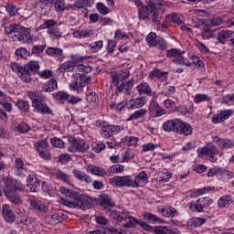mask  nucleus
<instances>
[{"label":"nucleus","mask_w":234,"mask_h":234,"mask_svg":"<svg viewBox=\"0 0 234 234\" xmlns=\"http://www.w3.org/2000/svg\"><path fill=\"white\" fill-rule=\"evenodd\" d=\"M73 37L77 39H85L89 37H92L94 36V31L90 28H84L81 30H76L72 33Z\"/></svg>","instance_id":"obj_26"},{"label":"nucleus","mask_w":234,"mask_h":234,"mask_svg":"<svg viewBox=\"0 0 234 234\" xmlns=\"http://www.w3.org/2000/svg\"><path fill=\"white\" fill-rule=\"evenodd\" d=\"M90 83V77L84 73H76L72 76V82L69 84L70 90H77L80 92L85 85Z\"/></svg>","instance_id":"obj_6"},{"label":"nucleus","mask_w":234,"mask_h":234,"mask_svg":"<svg viewBox=\"0 0 234 234\" xmlns=\"http://www.w3.org/2000/svg\"><path fill=\"white\" fill-rule=\"evenodd\" d=\"M145 103H147V99L145 97L129 101L130 109H142Z\"/></svg>","instance_id":"obj_37"},{"label":"nucleus","mask_w":234,"mask_h":234,"mask_svg":"<svg viewBox=\"0 0 234 234\" xmlns=\"http://www.w3.org/2000/svg\"><path fill=\"white\" fill-rule=\"evenodd\" d=\"M177 134H183V136H191L193 134V127L191 124L187 122H182V120H179V122H177V130L176 132Z\"/></svg>","instance_id":"obj_17"},{"label":"nucleus","mask_w":234,"mask_h":234,"mask_svg":"<svg viewBox=\"0 0 234 234\" xmlns=\"http://www.w3.org/2000/svg\"><path fill=\"white\" fill-rule=\"evenodd\" d=\"M138 142H140V139H138V137L135 136H125L121 140V144H123L124 145H136V144H138Z\"/></svg>","instance_id":"obj_49"},{"label":"nucleus","mask_w":234,"mask_h":234,"mask_svg":"<svg viewBox=\"0 0 234 234\" xmlns=\"http://www.w3.org/2000/svg\"><path fill=\"white\" fill-rule=\"evenodd\" d=\"M232 114H233V111L231 110L221 111L218 114H215L212 117V122L222 123V122H226V120H228Z\"/></svg>","instance_id":"obj_19"},{"label":"nucleus","mask_w":234,"mask_h":234,"mask_svg":"<svg viewBox=\"0 0 234 234\" xmlns=\"http://www.w3.org/2000/svg\"><path fill=\"white\" fill-rule=\"evenodd\" d=\"M184 54H186V51L181 50L180 48H171L166 51V58H176V59H184Z\"/></svg>","instance_id":"obj_38"},{"label":"nucleus","mask_w":234,"mask_h":234,"mask_svg":"<svg viewBox=\"0 0 234 234\" xmlns=\"http://www.w3.org/2000/svg\"><path fill=\"white\" fill-rule=\"evenodd\" d=\"M27 202L32 209H36V211H38L39 213H47V211H48V208L45 204L34 197L29 198Z\"/></svg>","instance_id":"obj_21"},{"label":"nucleus","mask_w":234,"mask_h":234,"mask_svg":"<svg viewBox=\"0 0 234 234\" xmlns=\"http://www.w3.org/2000/svg\"><path fill=\"white\" fill-rule=\"evenodd\" d=\"M36 150L37 153H40L41 151H47L48 147V142L47 140H41L35 144Z\"/></svg>","instance_id":"obj_56"},{"label":"nucleus","mask_w":234,"mask_h":234,"mask_svg":"<svg viewBox=\"0 0 234 234\" xmlns=\"http://www.w3.org/2000/svg\"><path fill=\"white\" fill-rule=\"evenodd\" d=\"M100 204L102 207H114L115 204L111 196L102 194L100 196Z\"/></svg>","instance_id":"obj_35"},{"label":"nucleus","mask_w":234,"mask_h":234,"mask_svg":"<svg viewBox=\"0 0 234 234\" xmlns=\"http://www.w3.org/2000/svg\"><path fill=\"white\" fill-rule=\"evenodd\" d=\"M28 98L32 101V103L35 101H43L45 100V96L41 91H28Z\"/></svg>","instance_id":"obj_45"},{"label":"nucleus","mask_w":234,"mask_h":234,"mask_svg":"<svg viewBox=\"0 0 234 234\" xmlns=\"http://www.w3.org/2000/svg\"><path fill=\"white\" fill-rule=\"evenodd\" d=\"M179 122H180V119L167 121L163 125L164 131H166L167 133H171V131H174V133H176Z\"/></svg>","instance_id":"obj_39"},{"label":"nucleus","mask_w":234,"mask_h":234,"mask_svg":"<svg viewBox=\"0 0 234 234\" xmlns=\"http://www.w3.org/2000/svg\"><path fill=\"white\" fill-rule=\"evenodd\" d=\"M198 156H209V162H212V164H215L218 161V156H222L224 154V152H220L217 146L211 143L207 144L206 146L199 148L197 150ZM218 155V156H216Z\"/></svg>","instance_id":"obj_4"},{"label":"nucleus","mask_w":234,"mask_h":234,"mask_svg":"<svg viewBox=\"0 0 234 234\" xmlns=\"http://www.w3.org/2000/svg\"><path fill=\"white\" fill-rule=\"evenodd\" d=\"M169 76V72L167 71H162L158 69H154L149 73V79L150 80H159V81H167V78Z\"/></svg>","instance_id":"obj_23"},{"label":"nucleus","mask_w":234,"mask_h":234,"mask_svg":"<svg viewBox=\"0 0 234 234\" xmlns=\"http://www.w3.org/2000/svg\"><path fill=\"white\" fill-rule=\"evenodd\" d=\"M116 45H118V41L109 39L107 44V52L108 54L112 55L114 53V50L116 49Z\"/></svg>","instance_id":"obj_64"},{"label":"nucleus","mask_w":234,"mask_h":234,"mask_svg":"<svg viewBox=\"0 0 234 234\" xmlns=\"http://www.w3.org/2000/svg\"><path fill=\"white\" fill-rule=\"evenodd\" d=\"M195 103H202V101H211V97L207 94L197 93L194 98Z\"/></svg>","instance_id":"obj_53"},{"label":"nucleus","mask_w":234,"mask_h":234,"mask_svg":"<svg viewBox=\"0 0 234 234\" xmlns=\"http://www.w3.org/2000/svg\"><path fill=\"white\" fill-rule=\"evenodd\" d=\"M87 101L91 107H96L98 105V95L94 92H90L87 96Z\"/></svg>","instance_id":"obj_57"},{"label":"nucleus","mask_w":234,"mask_h":234,"mask_svg":"<svg viewBox=\"0 0 234 234\" xmlns=\"http://www.w3.org/2000/svg\"><path fill=\"white\" fill-rule=\"evenodd\" d=\"M90 48L91 52H100V50L103 48V41L99 40V41L92 42L91 44H90Z\"/></svg>","instance_id":"obj_61"},{"label":"nucleus","mask_w":234,"mask_h":234,"mask_svg":"<svg viewBox=\"0 0 234 234\" xmlns=\"http://www.w3.org/2000/svg\"><path fill=\"white\" fill-rule=\"evenodd\" d=\"M5 189L4 190V193L22 191L23 189V186L21 185V182L10 176L5 178Z\"/></svg>","instance_id":"obj_10"},{"label":"nucleus","mask_w":234,"mask_h":234,"mask_svg":"<svg viewBox=\"0 0 234 234\" xmlns=\"http://www.w3.org/2000/svg\"><path fill=\"white\" fill-rule=\"evenodd\" d=\"M109 182L112 186H115L116 187H133L132 179L129 176H117L109 179Z\"/></svg>","instance_id":"obj_9"},{"label":"nucleus","mask_w":234,"mask_h":234,"mask_svg":"<svg viewBox=\"0 0 234 234\" xmlns=\"http://www.w3.org/2000/svg\"><path fill=\"white\" fill-rule=\"evenodd\" d=\"M213 204V199H208L207 197H200L197 200L196 204L189 203L188 207L191 211H197V213H202L205 207H209Z\"/></svg>","instance_id":"obj_8"},{"label":"nucleus","mask_w":234,"mask_h":234,"mask_svg":"<svg viewBox=\"0 0 234 234\" xmlns=\"http://www.w3.org/2000/svg\"><path fill=\"white\" fill-rule=\"evenodd\" d=\"M50 144L53 147H58V149H63V147H65V142L58 137L51 138Z\"/></svg>","instance_id":"obj_63"},{"label":"nucleus","mask_w":234,"mask_h":234,"mask_svg":"<svg viewBox=\"0 0 234 234\" xmlns=\"http://www.w3.org/2000/svg\"><path fill=\"white\" fill-rule=\"evenodd\" d=\"M134 224H139V226L142 228V229H144V231H148L150 233H154V227L147 224V222L132 218V227L134 226Z\"/></svg>","instance_id":"obj_36"},{"label":"nucleus","mask_w":234,"mask_h":234,"mask_svg":"<svg viewBox=\"0 0 234 234\" xmlns=\"http://www.w3.org/2000/svg\"><path fill=\"white\" fill-rule=\"evenodd\" d=\"M11 69L13 72H18L20 74L22 81L30 83L32 81L31 74L39 70V64L36 60H30L24 67H21L19 64L13 62L11 63Z\"/></svg>","instance_id":"obj_2"},{"label":"nucleus","mask_w":234,"mask_h":234,"mask_svg":"<svg viewBox=\"0 0 234 234\" xmlns=\"http://www.w3.org/2000/svg\"><path fill=\"white\" fill-rule=\"evenodd\" d=\"M157 6H165L166 2L164 0H159L155 4L154 2H149L146 6H142L138 8V17L140 21H149L152 19L153 23L155 25H160V9Z\"/></svg>","instance_id":"obj_1"},{"label":"nucleus","mask_w":234,"mask_h":234,"mask_svg":"<svg viewBox=\"0 0 234 234\" xmlns=\"http://www.w3.org/2000/svg\"><path fill=\"white\" fill-rule=\"evenodd\" d=\"M233 204V199H231V196H224L220 197L218 201V207L228 208L229 206Z\"/></svg>","instance_id":"obj_42"},{"label":"nucleus","mask_w":234,"mask_h":234,"mask_svg":"<svg viewBox=\"0 0 234 234\" xmlns=\"http://www.w3.org/2000/svg\"><path fill=\"white\" fill-rule=\"evenodd\" d=\"M129 76H131V72L129 70L121 71L119 73L113 74L112 76L113 85H120V81H125V80H129Z\"/></svg>","instance_id":"obj_28"},{"label":"nucleus","mask_w":234,"mask_h":234,"mask_svg":"<svg viewBox=\"0 0 234 234\" xmlns=\"http://www.w3.org/2000/svg\"><path fill=\"white\" fill-rule=\"evenodd\" d=\"M2 217L5 222L9 224H13L16 222V214H14V210H12V207L9 204L2 205Z\"/></svg>","instance_id":"obj_13"},{"label":"nucleus","mask_w":234,"mask_h":234,"mask_svg":"<svg viewBox=\"0 0 234 234\" xmlns=\"http://www.w3.org/2000/svg\"><path fill=\"white\" fill-rule=\"evenodd\" d=\"M117 88V92H122V94H131L133 91V87H134V80L124 81L121 84L115 86Z\"/></svg>","instance_id":"obj_24"},{"label":"nucleus","mask_w":234,"mask_h":234,"mask_svg":"<svg viewBox=\"0 0 234 234\" xmlns=\"http://www.w3.org/2000/svg\"><path fill=\"white\" fill-rule=\"evenodd\" d=\"M53 97L58 101H60V103H63V101H67V100H69V93L65 91H58L57 93L53 94Z\"/></svg>","instance_id":"obj_55"},{"label":"nucleus","mask_w":234,"mask_h":234,"mask_svg":"<svg viewBox=\"0 0 234 234\" xmlns=\"http://www.w3.org/2000/svg\"><path fill=\"white\" fill-rule=\"evenodd\" d=\"M148 111L154 118H158L159 116H163V114H165V110L160 107L154 99L151 100Z\"/></svg>","instance_id":"obj_16"},{"label":"nucleus","mask_w":234,"mask_h":234,"mask_svg":"<svg viewBox=\"0 0 234 234\" xmlns=\"http://www.w3.org/2000/svg\"><path fill=\"white\" fill-rule=\"evenodd\" d=\"M94 5V0H77V2L73 5L74 8L77 10H87L89 6H92Z\"/></svg>","instance_id":"obj_40"},{"label":"nucleus","mask_w":234,"mask_h":234,"mask_svg":"<svg viewBox=\"0 0 234 234\" xmlns=\"http://www.w3.org/2000/svg\"><path fill=\"white\" fill-rule=\"evenodd\" d=\"M167 40L162 37H158L154 48H157V50H167Z\"/></svg>","instance_id":"obj_50"},{"label":"nucleus","mask_w":234,"mask_h":234,"mask_svg":"<svg viewBox=\"0 0 234 234\" xmlns=\"http://www.w3.org/2000/svg\"><path fill=\"white\" fill-rule=\"evenodd\" d=\"M18 39L22 43H32L33 38L32 35L30 34V28L22 27L21 32H19Z\"/></svg>","instance_id":"obj_29"},{"label":"nucleus","mask_w":234,"mask_h":234,"mask_svg":"<svg viewBox=\"0 0 234 234\" xmlns=\"http://www.w3.org/2000/svg\"><path fill=\"white\" fill-rule=\"evenodd\" d=\"M14 173L16 176L21 177L27 176V173H28V168L21 157L15 160Z\"/></svg>","instance_id":"obj_12"},{"label":"nucleus","mask_w":234,"mask_h":234,"mask_svg":"<svg viewBox=\"0 0 234 234\" xmlns=\"http://www.w3.org/2000/svg\"><path fill=\"white\" fill-rule=\"evenodd\" d=\"M75 67H76V61L68 60L59 67L58 70L59 72H70L71 70H74Z\"/></svg>","instance_id":"obj_44"},{"label":"nucleus","mask_w":234,"mask_h":234,"mask_svg":"<svg viewBox=\"0 0 234 234\" xmlns=\"http://www.w3.org/2000/svg\"><path fill=\"white\" fill-rule=\"evenodd\" d=\"M86 171L87 173H90L95 176H104L105 175H107V172L105 171V169L94 165H89L86 168Z\"/></svg>","instance_id":"obj_33"},{"label":"nucleus","mask_w":234,"mask_h":234,"mask_svg":"<svg viewBox=\"0 0 234 234\" xmlns=\"http://www.w3.org/2000/svg\"><path fill=\"white\" fill-rule=\"evenodd\" d=\"M147 184V172L142 171L132 179V187H144Z\"/></svg>","instance_id":"obj_18"},{"label":"nucleus","mask_w":234,"mask_h":234,"mask_svg":"<svg viewBox=\"0 0 234 234\" xmlns=\"http://www.w3.org/2000/svg\"><path fill=\"white\" fill-rule=\"evenodd\" d=\"M96 8H97L98 12L100 14H101L102 16H107V14H109L111 12L109 7H107V5H105V4H103L101 2H99L96 4Z\"/></svg>","instance_id":"obj_60"},{"label":"nucleus","mask_w":234,"mask_h":234,"mask_svg":"<svg viewBox=\"0 0 234 234\" xmlns=\"http://www.w3.org/2000/svg\"><path fill=\"white\" fill-rule=\"evenodd\" d=\"M232 36H233V30H229V29L221 30L218 32V35H217L218 43H221V45H226V43H228V41L231 39Z\"/></svg>","instance_id":"obj_22"},{"label":"nucleus","mask_w":234,"mask_h":234,"mask_svg":"<svg viewBox=\"0 0 234 234\" xmlns=\"http://www.w3.org/2000/svg\"><path fill=\"white\" fill-rule=\"evenodd\" d=\"M145 114H147V110L140 109L132 113L126 121L133 122V120H140V118H144Z\"/></svg>","instance_id":"obj_43"},{"label":"nucleus","mask_w":234,"mask_h":234,"mask_svg":"<svg viewBox=\"0 0 234 234\" xmlns=\"http://www.w3.org/2000/svg\"><path fill=\"white\" fill-rule=\"evenodd\" d=\"M48 34L52 37V39H59L61 38V32L58 27H52L48 29Z\"/></svg>","instance_id":"obj_62"},{"label":"nucleus","mask_w":234,"mask_h":234,"mask_svg":"<svg viewBox=\"0 0 234 234\" xmlns=\"http://www.w3.org/2000/svg\"><path fill=\"white\" fill-rule=\"evenodd\" d=\"M161 213H163L164 217H166L168 218L178 217V211L176 210V208L173 207H169L167 208H162Z\"/></svg>","instance_id":"obj_47"},{"label":"nucleus","mask_w":234,"mask_h":234,"mask_svg":"<svg viewBox=\"0 0 234 234\" xmlns=\"http://www.w3.org/2000/svg\"><path fill=\"white\" fill-rule=\"evenodd\" d=\"M121 131L122 126L108 124L101 127V135L102 138H112V136L118 134Z\"/></svg>","instance_id":"obj_11"},{"label":"nucleus","mask_w":234,"mask_h":234,"mask_svg":"<svg viewBox=\"0 0 234 234\" xmlns=\"http://www.w3.org/2000/svg\"><path fill=\"white\" fill-rule=\"evenodd\" d=\"M58 25V21L54 19H47L45 22L40 26L42 30H50V28H54Z\"/></svg>","instance_id":"obj_52"},{"label":"nucleus","mask_w":234,"mask_h":234,"mask_svg":"<svg viewBox=\"0 0 234 234\" xmlns=\"http://www.w3.org/2000/svg\"><path fill=\"white\" fill-rule=\"evenodd\" d=\"M213 143L218 145L222 151L233 148V141L228 138H220L218 136H212Z\"/></svg>","instance_id":"obj_14"},{"label":"nucleus","mask_w":234,"mask_h":234,"mask_svg":"<svg viewBox=\"0 0 234 234\" xmlns=\"http://www.w3.org/2000/svg\"><path fill=\"white\" fill-rule=\"evenodd\" d=\"M69 142L70 144V146L68 148L69 153H87L89 151L90 145L83 139L70 137Z\"/></svg>","instance_id":"obj_7"},{"label":"nucleus","mask_w":234,"mask_h":234,"mask_svg":"<svg viewBox=\"0 0 234 234\" xmlns=\"http://www.w3.org/2000/svg\"><path fill=\"white\" fill-rule=\"evenodd\" d=\"M19 26L16 24H10L5 27V33L9 37V41H19V31H17Z\"/></svg>","instance_id":"obj_15"},{"label":"nucleus","mask_w":234,"mask_h":234,"mask_svg":"<svg viewBox=\"0 0 234 234\" xmlns=\"http://www.w3.org/2000/svg\"><path fill=\"white\" fill-rule=\"evenodd\" d=\"M165 21L166 23L175 24V25H184V20L182 19V16L176 14V13H172L170 15H167L165 16Z\"/></svg>","instance_id":"obj_34"},{"label":"nucleus","mask_w":234,"mask_h":234,"mask_svg":"<svg viewBox=\"0 0 234 234\" xmlns=\"http://www.w3.org/2000/svg\"><path fill=\"white\" fill-rule=\"evenodd\" d=\"M154 234H173V230L165 226L154 227Z\"/></svg>","instance_id":"obj_51"},{"label":"nucleus","mask_w":234,"mask_h":234,"mask_svg":"<svg viewBox=\"0 0 234 234\" xmlns=\"http://www.w3.org/2000/svg\"><path fill=\"white\" fill-rule=\"evenodd\" d=\"M69 218L67 212L63 210H57L51 215V224H59Z\"/></svg>","instance_id":"obj_27"},{"label":"nucleus","mask_w":234,"mask_h":234,"mask_svg":"<svg viewBox=\"0 0 234 234\" xmlns=\"http://www.w3.org/2000/svg\"><path fill=\"white\" fill-rule=\"evenodd\" d=\"M201 36L203 39H211L213 37V31L209 26H205L201 31Z\"/></svg>","instance_id":"obj_59"},{"label":"nucleus","mask_w":234,"mask_h":234,"mask_svg":"<svg viewBox=\"0 0 234 234\" xmlns=\"http://www.w3.org/2000/svg\"><path fill=\"white\" fill-rule=\"evenodd\" d=\"M58 89V80L51 79L44 83L42 90L44 92H53Z\"/></svg>","instance_id":"obj_41"},{"label":"nucleus","mask_w":234,"mask_h":234,"mask_svg":"<svg viewBox=\"0 0 234 234\" xmlns=\"http://www.w3.org/2000/svg\"><path fill=\"white\" fill-rule=\"evenodd\" d=\"M144 218L148 220L151 224H156L158 222H161L162 219L160 218L156 217V215L151 214V213H146L143 215Z\"/></svg>","instance_id":"obj_58"},{"label":"nucleus","mask_w":234,"mask_h":234,"mask_svg":"<svg viewBox=\"0 0 234 234\" xmlns=\"http://www.w3.org/2000/svg\"><path fill=\"white\" fill-rule=\"evenodd\" d=\"M109 217L112 224L115 226L120 225V223L123 222V220H127L128 218L129 222L124 224V228H133V218H134V217L131 216V214L127 211L113 210L111 211Z\"/></svg>","instance_id":"obj_5"},{"label":"nucleus","mask_w":234,"mask_h":234,"mask_svg":"<svg viewBox=\"0 0 234 234\" xmlns=\"http://www.w3.org/2000/svg\"><path fill=\"white\" fill-rule=\"evenodd\" d=\"M15 55L16 58H19L20 59H27L28 56H31V52L27 50L26 48H18L15 51Z\"/></svg>","instance_id":"obj_48"},{"label":"nucleus","mask_w":234,"mask_h":234,"mask_svg":"<svg viewBox=\"0 0 234 234\" xmlns=\"http://www.w3.org/2000/svg\"><path fill=\"white\" fill-rule=\"evenodd\" d=\"M146 45L150 47L151 48H154L156 45V42L158 41V37L156 36V33L150 32L146 37H145Z\"/></svg>","instance_id":"obj_46"},{"label":"nucleus","mask_w":234,"mask_h":234,"mask_svg":"<svg viewBox=\"0 0 234 234\" xmlns=\"http://www.w3.org/2000/svg\"><path fill=\"white\" fill-rule=\"evenodd\" d=\"M72 174L75 178H77V180H80V182H85L86 184H92V178L90 177V176L85 174V172L74 169Z\"/></svg>","instance_id":"obj_32"},{"label":"nucleus","mask_w":234,"mask_h":234,"mask_svg":"<svg viewBox=\"0 0 234 234\" xmlns=\"http://www.w3.org/2000/svg\"><path fill=\"white\" fill-rule=\"evenodd\" d=\"M5 198L11 202V204H14V206H23V199L21 198V196L17 193V191L15 192H6L5 193Z\"/></svg>","instance_id":"obj_25"},{"label":"nucleus","mask_w":234,"mask_h":234,"mask_svg":"<svg viewBox=\"0 0 234 234\" xmlns=\"http://www.w3.org/2000/svg\"><path fill=\"white\" fill-rule=\"evenodd\" d=\"M32 107L40 114H52V110L46 103H42V101H35L32 103Z\"/></svg>","instance_id":"obj_31"},{"label":"nucleus","mask_w":234,"mask_h":234,"mask_svg":"<svg viewBox=\"0 0 234 234\" xmlns=\"http://www.w3.org/2000/svg\"><path fill=\"white\" fill-rule=\"evenodd\" d=\"M60 191L66 197L60 198V204L68 207H83V200L80 197H74L73 193L69 189L62 187Z\"/></svg>","instance_id":"obj_3"},{"label":"nucleus","mask_w":234,"mask_h":234,"mask_svg":"<svg viewBox=\"0 0 234 234\" xmlns=\"http://www.w3.org/2000/svg\"><path fill=\"white\" fill-rule=\"evenodd\" d=\"M16 106L18 107V109H20V111H22V112H28V111H30V104L27 101H17Z\"/></svg>","instance_id":"obj_54"},{"label":"nucleus","mask_w":234,"mask_h":234,"mask_svg":"<svg viewBox=\"0 0 234 234\" xmlns=\"http://www.w3.org/2000/svg\"><path fill=\"white\" fill-rule=\"evenodd\" d=\"M136 90L139 94V96H151L153 94V90L151 89V86L145 81L141 82L136 87Z\"/></svg>","instance_id":"obj_30"},{"label":"nucleus","mask_w":234,"mask_h":234,"mask_svg":"<svg viewBox=\"0 0 234 234\" xmlns=\"http://www.w3.org/2000/svg\"><path fill=\"white\" fill-rule=\"evenodd\" d=\"M45 53L48 56H50V58H57L58 59H65V58H67L61 48L48 47L45 50Z\"/></svg>","instance_id":"obj_20"}]
</instances>
